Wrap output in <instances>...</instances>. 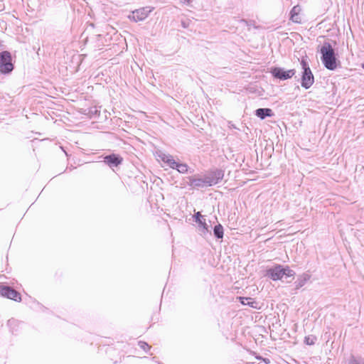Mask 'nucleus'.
I'll return each instance as SVG.
<instances>
[{
	"mask_svg": "<svg viewBox=\"0 0 364 364\" xmlns=\"http://www.w3.org/2000/svg\"><path fill=\"white\" fill-rule=\"evenodd\" d=\"M321 53L324 66L330 70H334L338 66V60L334 50L329 43H324L321 48Z\"/></svg>",
	"mask_w": 364,
	"mask_h": 364,
	"instance_id": "1",
	"label": "nucleus"
},
{
	"mask_svg": "<svg viewBox=\"0 0 364 364\" xmlns=\"http://www.w3.org/2000/svg\"><path fill=\"white\" fill-rule=\"evenodd\" d=\"M294 274V272L290 269L289 267H282L280 265L269 269L267 271V276L274 281L281 280L284 278L287 279L288 277L293 278Z\"/></svg>",
	"mask_w": 364,
	"mask_h": 364,
	"instance_id": "2",
	"label": "nucleus"
},
{
	"mask_svg": "<svg viewBox=\"0 0 364 364\" xmlns=\"http://www.w3.org/2000/svg\"><path fill=\"white\" fill-rule=\"evenodd\" d=\"M157 159L162 161L167 166L176 168L179 173H185L188 171V166L186 164L176 162L171 155L160 152L157 155Z\"/></svg>",
	"mask_w": 364,
	"mask_h": 364,
	"instance_id": "3",
	"label": "nucleus"
},
{
	"mask_svg": "<svg viewBox=\"0 0 364 364\" xmlns=\"http://www.w3.org/2000/svg\"><path fill=\"white\" fill-rule=\"evenodd\" d=\"M301 65L304 70L302 80H301V86L305 87L306 89L309 88L314 83V75L311 71V69L308 65V63L302 60L301 62Z\"/></svg>",
	"mask_w": 364,
	"mask_h": 364,
	"instance_id": "4",
	"label": "nucleus"
},
{
	"mask_svg": "<svg viewBox=\"0 0 364 364\" xmlns=\"http://www.w3.org/2000/svg\"><path fill=\"white\" fill-rule=\"evenodd\" d=\"M14 68L11 63V56L10 53L4 51L0 53V72L1 73H9Z\"/></svg>",
	"mask_w": 364,
	"mask_h": 364,
	"instance_id": "5",
	"label": "nucleus"
},
{
	"mask_svg": "<svg viewBox=\"0 0 364 364\" xmlns=\"http://www.w3.org/2000/svg\"><path fill=\"white\" fill-rule=\"evenodd\" d=\"M151 11V9L149 7L141 8L133 11L132 16L129 17L136 22L141 21L146 18Z\"/></svg>",
	"mask_w": 364,
	"mask_h": 364,
	"instance_id": "6",
	"label": "nucleus"
},
{
	"mask_svg": "<svg viewBox=\"0 0 364 364\" xmlns=\"http://www.w3.org/2000/svg\"><path fill=\"white\" fill-rule=\"evenodd\" d=\"M274 77L280 80H287L291 78L294 74V70H284L279 68H274L271 71Z\"/></svg>",
	"mask_w": 364,
	"mask_h": 364,
	"instance_id": "7",
	"label": "nucleus"
},
{
	"mask_svg": "<svg viewBox=\"0 0 364 364\" xmlns=\"http://www.w3.org/2000/svg\"><path fill=\"white\" fill-rule=\"evenodd\" d=\"M0 294L8 299L14 301H20L21 296L16 291L10 288L9 287L0 285Z\"/></svg>",
	"mask_w": 364,
	"mask_h": 364,
	"instance_id": "8",
	"label": "nucleus"
},
{
	"mask_svg": "<svg viewBox=\"0 0 364 364\" xmlns=\"http://www.w3.org/2000/svg\"><path fill=\"white\" fill-rule=\"evenodd\" d=\"M208 179L206 182L209 186H213L218 183L223 178V172L220 170L214 171L207 175H205Z\"/></svg>",
	"mask_w": 364,
	"mask_h": 364,
	"instance_id": "9",
	"label": "nucleus"
},
{
	"mask_svg": "<svg viewBox=\"0 0 364 364\" xmlns=\"http://www.w3.org/2000/svg\"><path fill=\"white\" fill-rule=\"evenodd\" d=\"M190 185L194 187H205L209 186L206 183L208 181L206 176L203 177L200 176H193L190 178Z\"/></svg>",
	"mask_w": 364,
	"mask_h": 364,
	"instance_id": "10",
	"label": "nucleus"
},
{
	"mask_svg": "<svg viewBox=\"0 0 364 364\" xmlns=\"http://www.w3.org/2000/svg\"><path fill=\"white\" fill-rule=\"evenodd\" d=\"M195 219L196 222L198 224L200 230L203 235H205L206 232H209L208 225L205 223V219L204 218V216L200 214V212L196 213Z\"/></svg>",
	"mask_w": 364,
	"mask_h": 364,
	"instance_id": "11",
	"label": "nucleus"
},
{
	"mask_svg": "<svg viewBox=\"0 0 364 364\" xmlns=\"http://www.w3.org/2000/svg\"><path fill=\"white\" fill-rule=\"evenodd\" d=\"M255 114L261 119H264L266 117H272L274 113L271 109L259 108L255 111Z\"/></svg>",
	"mask_w": 364,
	"mask_h": 364,
	"instance_id": "12",
	"label": "nucleus"
},
{
	"mask_svg": "<svg viewBox=\"0 0 364 364\" xmlns=\"http://www.w3.org/2000/svg\"><path fill=\"white\" fill-rule=\"evenodd\" d=\"M301 11V9L299 6H295L291 9L290 14H291V20L293 22L295 23H300L301 21V16H300V12Z\"/></svg>",
	"mask_w": 364,
	"mask_h": 364,
	"instance_id": "13",
	"label": "nucleus"
},
{
	"mask_svg": "<svg viewBox=\"0 0 364 364\" xmlns=\"http://www.w3.org/2000/svg\"><path fill=\"white\" fill-rule=\"evenodd\" d=\"M121 161L122 159L115 155L107 156L105 158V162L110 166H117L121 163Z\"/></svg>",
	"mask_w": 364,
	"mask_h": 364,
	"instance_id": "14",
	"label": "nucleus"
},
{
	"mask_svg": "<svg viewBox=\"0 0 364 364\" xmlns=\"http://www.w3.org/2000/svg\"><path fill=\"white\" fill-rule=\"evenodd\" d=\"M309 279V276L308 274L301 275V277H299L297 279L296 282H295L296 288L299 289V288L302 287Z\"/></svg>",
	"mask_w": 364,
	"mask_h": 364,
	"instance_id": "15",
	"label": "nucleus"
},
{
	"mask_svg": "<svg viewBox=\"0 0 364 364\" xmlns=\"http://www.w3.org/2000/svg\"><path fill=\"white\" fill-rule=\"evenodd\" d=\"M239 299L243 305H248L252 308H257V303L251 298L239 297Z\"/></svg>",
	"mask_w": 364,
	"mask_h": 364,
	"instance_id": "16",
	"label": "nucleus"
},
{
	"mask_svg": "<svg viewBox=\"0 0 364 364\" xmlns=\"http://www.w3.org/2000/svg\"><path fill=\"white\" fill-rule=\"evenodd\" d=\"M346 364H364V359L360 357L350 355L346 360Z\"/></svg>",
	"mask_w": 364,
	"mask_h": 364,
	"instance_id": "17",
	"label": "nucleus"
},
{
	"mask_svg": "<svg viewBox=\"0 0 364 364\" xmlns=\"http://www.w3.org/2000/svg\"><path fill=\"white\" fill-rule=\"evenodd\" d=\"M214 235L218 238H222L223 237V228L221 225H217L214 228Z\"/></svg>",
	"mask_w": 364,
	"mask_h": 364,
	"instance_id": "18",
	"label": "nucleus"
},
{
	"mask_svg": "<svg viewBox=\"0 0 364 364\" xmlns=\"http://www.w3.org/2000/svg\"><path fill=\"white\" fill-rule=\"evenodd\" d=\"M316 338L314 336H308L304 338V342L306 345H313L315 343Z\"/></svg>",
	"mask_w": 364,
	"mask_h": 364,
	"instance_id": "19",
	"label": "nucleus"
},
{
	"mask_svg": "<svg viewBox=\"0 0 364 364\" xmlns=\"http://www.w3.org/2000/svg\"><path fill=\"white\" fill-rule=\"evenodd\" d=\"M139 346H140V347H141V348H143L144 350H146V348H149V345H148L146 343H145V342H141H141H139Z\"/></svg>",
	"mask_w": 364,
	"mask_h": 364,
	"instance_id": "20",
	"label": "nucleus"
},
{
	"mask_svg": "<svg viewBox=\"0 0 364 364\" xmlns=\"http://www.w3.org/2000/svg\"><path fill=\"white\" fill-rule=\"evenodd\" d=\"M183 2L186 4H189L191 2V0H183Z\"/></svg>",
	"mask_w": 364,
	"mask_h": 364,
	"instance_id": "21",
	"label": "nucleus"
},
{
	"mask_svg": "<svg viewBox=\"0 0 364 364\" xmlns=\"http://www.w3.org/2000/svg\"><path fill=\"white\" fill-rule=\"evenodd\" d=\"M362 67L364 68V64L362 65Z\"/></svg>",
	"mask_w": 364,
	"mask_h": 364,
	"instance_id": "22",
	"label": "nucleus"
}]
</instances>
